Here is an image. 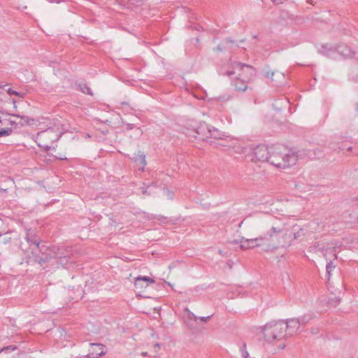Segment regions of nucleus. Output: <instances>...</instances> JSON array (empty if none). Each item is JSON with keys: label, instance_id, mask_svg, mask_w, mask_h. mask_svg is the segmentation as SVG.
<instances>
[{"label": "nucleus", "instance_id": "b1692460", "mask_svg": "<svg viewBox=\"0 0 358 358\" xmlns=\"http://www.w3.org/2000/svg\"><path fill=\"white\" fill-rule=\"evenodd\" d=\"M334 268H335V265H334L332 263V261L330 260L329 262H328L326 266L327 273L328 275V281L329 280V278H330L331 272L332 269Z\"/></svg>", "mask_w": 358, "mask_h": 358}, {"label": "nucleus", "instance_id": "de8ad7c7", "mask_svg": "<svg viewBox=\"0 0 358 358\" xmlns=\"http://www.w3.org/2000/svg\"><path fill=\"white\" fill-rule=\"evenodd\" d=\"M13 103L14 104V108L16 109V106H15V101L14 99H13Z\"/></svg>", "mask_w": 358, "mask_h": 358}, {"label": "nucleus", "instance_id": "864d4df0", "mask_svg": "<svg viewBox=\"0 0 358 358\" xmlns=\"http://www.w3.org/2000/svg\"><path fill=\"white\" fill-rule=\"evenodd\" d=\"M123 110H126V111H127V110H127V108H123Z\"/></svg>", "mask_w": 358, "mask_h": 358}, {"label": "nucleus", "instance_id": "412c9836", "mask_svg": "<svg viewBox=\"0 0 358 358\" xmlns=\"http://www.w3.org/2000/svg\"><path fill=\"white\" fill-rule=\"evenodd\" d=\"M78 89L84 94H87L92 96L93 93L91 89L87 85L86 83H80L78 85Z\"/></svg>", "mask_w": 358, "mask_h": 358}, {"label": "nucleus", "instance_id": "4c0bfd02", "mask_svg": "<svg viewBox=\"0 0 358 358\" xmlns=\"http://www.w3.org/2000/svg\"><path fill=\"white\" fill-rule=\"evenodd\" d=\"M134 128V124H130V123H128L127 124V129H132Z\"/></svg>", "mask_w": 358, "mask_h": 358}, {"label": "nucleus", "instance_id": "603ef678", "mask_svg": "<svg viewBox=\"0 0 358 358\" xmlns=\"http://www.w3.org/2000/svg\"><path fill=\"white\" fill-rule=\"evenodd\" d=\"M308 2H309V3H312V0H308Z\"/></svg>", "mask_w": 358, "mask_h": 358}, {"label": "nucleus", "instance_id": "6ab92c4d", "mask_svg": "<svg viewBox=\"0 0 358 358\" xmlns=\"http://www.w3.org/2000/svg\"><path fill=\"white\" fill-rule=\"evenodd\" d=\"M6 114L8 115H11L13 117L20 118V122L21 124H22V127H24V125H29V124H31V122L34 121V120L32 118H30L29 117L26 116V115H20L19 114H14V113H6Z\"/></svg>", "mask_w": 358, "mask_h": 358}, {"label": "nucleus", "instance_id": "49530a36", "mask_svg": "<svg viewBox=\"0 0 358 358\" xmlns=\"http://www.w3.org/2000/svg\"><path fill=\"white\" fill-rule=\"evenodd\" d=\"M317 332H318V329H316L315 330L313 331V334H317Z\"/></svg>", "mask_w": 358, "mask_h": 358}, {"label": "nucleus", "instance_id": "ddd939ff", "mask_svg": "<svg viewBox=\"0 0 358 358\" xmlns=\"http://www.w3.org/2000/svg\"><path fill=\"white\" fill-rule=\"evenodd\" d=\"M250 80L241 78V76H238L233 82L232 85L235 90L238 92H244L248 88V83Z\"/></svg>", "mask_w": 358, "mask_h": 358}, {"label": "nucleus", "instance_id": "f8f14e48", "mask_svg": "<svg viewBox=\"0 0 358 358\" xmlns=\"http://www.w3.org/2000/svg\"><path fill=\"white\" fill-rule=\"evenodd\" d=\"M154 279L148 276H138L136 278L134 286L136 289L147 287L150 284L154 283Z\"/></svg>", "mask_w": 358, "mask_h": 358}, {"label": "nucleus", "instance_id": "423d86ee", "mask_svg": "<svg viewBox=\"0 0 358 358\" xmlns=\"http://www.w3.org/2000/svg\"><path fill=\"white\" fill-rule=\"evenodd\" d=\"M231 66L233 69H238L241 73H239V76L243 77L245 80H250L252 78L256 75V70L254 67L250 65L234 62L231 63Z\"/></svg>", "mask_w": 358, "mask_h": 358}, {"label": "nucleus", "instance_id": "37998d69", "mask_svg": "<svg viewBox=\"0 0 358 358\" xmlns=\"http://www.w3.org/2000/svg\"><path fill=\"white\" fill-rule=\"evenodd\" d=\"M285 348V344L283 343L282 345H280L278 348L280 349V350H283L284 348Z\"/></svg>", "mask_w": 358, "mask_h": 358}, {"label": "nucleus", "instance_id": "aec40b11", "mask_svg": "<svg viewBox=\"0 0 358 358\" xmlns=\"http://www.w3.org/2000/svg\"><path fill=\"white\" fill-rule=\"evenodd\" d=\"M209 138H213L215 139H222L224 136L217 129L210 126V131H208Z\"/></svg>", "mask_w": 358, "mask_h": 358}, {"label": "nucleus", "instance_id": "e433bc0d", "mask_svg": "<svg viewBox=\"0 0 358 358\" xmlns=\"http://www.w3.org/2000/svg\"><path fill=\"white\" fill-rule=\"evenodd\" d=\"M215 50L217 52H222V51H224V48L220 45H219L215 48Z\"/></svg>", "mask_w": 358, "mask_h": 358}, {"label": "nucleus", "instance_id": "5fc2aeb1", "mask_svg": "<svg viewBox=\"0 0 358 358\" xmlns=\"http://www.w3.org/2000/svg\"><path fill=\"white\" fill-rule=\"evenodd\" d=\"M154 358H160L158 356H155Z\"/></svg>", "mask_w": 358, "mask_h": 358}, {"label": "nucleus", "instance_id": "c9c22d12", "mask_svg": "<svg viewBox=\"0 0 358 358\" xmlns=\"http://www.w3.org/2000/svg\"><path fill=\"white\" fill-rule=\"evenodd\" d=\"M241 242H242V238H241V239H236V240H234V241H231V243L232 244L238 245L241 247Z\"/></svg>", "mask_w": 358, "mask_h": 358}, {"label": "nucleus", "instance_id": "7c9ffc66", "mask_svg": "<svg viewBox=\"0 0 358 358\" xmlns=\"http://www.w3.org/2000/svg\"><path fill=\"white\" fill-rule=\"evenodd\" d=\"M188 317L190 320H194V321H196L199 320V317L195 315L193 313L189 311Z\"/></svg>", "mask_w": 358, "mask_h": 358}, {"label": "nucleus", "instance_id": "4468645a", "mask_svg": "<svg viewBox=\"0 0 358 358\" xmlns=\"http://www.w3.org/2000/svg\"><path fill=\"white\" fill-rule=\"evenodd\" d=\"M132 159L136 164L137 166H138V169L143 171V169L146 165L145 155L144 152L138 151L137 153L134 154Z\"/></svg>", "mask_w": 358, "mask_h": 358}, {"label": "nucleus", "instance_id": "6e6552de", "mask_svg": "<svg viewBox=\"0 0 358 358\" xmlns=\"http://www.w3.org/2000/svg\"><path fill=\"white\" fill-rule=\"evenodd\" d=\"M210 126L206 124L205 122L201 123L199 126L194 129L192 132L193 134L192 136L194 138H199V140H205L209 138L208 133L210 131Z\"/></svg>", "mask_w": 358, "mask_h": 358}, {"label": "nucleus", "instance_id": "a19ab883", "mask_svg": "<svg viewBox=\"0 0 358 358\" xmlns=\"http://www.w3.org/2000/svg\"><path fill=\"white\" fill-rule=\"evenodd\" d=\"M226 41L227 43H234V41L231 38H226Z\"/></svg>", "mask_w": 358, "mask_h": 358}, {"label": "nucleus", "instance_id": "6e6d98bb", "mask_svg": "<svg viewBox=\"0 0 358 358\" xmlns=\"http://www.w3.org/2000/svg\"><path fill=\"white\" fill-rule=\"evenodd\" d=\"M143 194H145V193H146V190L143 191Z\"/></svg>", "mask_w": 358, "mask_h": 358}, {"label": "nucleus", "instance_id": "a211bd4d", "mask_svg": "<svg viewBox=\"0 0 358 358\" xmlns=\"http://www.w3.org/2000/svg\"><path fill=\"white\" fill-rule=\"evenodd\" d=\"M256 242L257 241L255 238H245L244 237H242L241 248L243 250H249L257 248Z\"/></svg>", "mask_w": 358, "mask_h": 358}, {"label": "nucleus", "instance_id": "58836bf2", "mask_svg": "<svg viewBox=\"0 0 358 358\" xmlns=\"http://www.w3.org/2000/svg\"><path fill=\"white\" fill-rule=\"evenodd\" d=\"M10 239V237H4L2 240H1L0 241L1 242H3L4 243H6V242L9 241V240Z\"/></svg>", "mask_w": 358, "mask_h": 358}, {"label": "nucleus", "instance_id": "393cba45", "mask_svg": "<svg viewBox=\"0 0 358 358\" xmlns=\"http://www.w3.org/2000/svg\"><path fill=\"white\" fill-rule=\"evenodd\" d=\"M241 356L243 358H255V357H251L250 356L248 352L246 350V344L245 343H244L243 345V346L241 347Z\"/></svg>", "mask_w": 358, "mask_h": 358}, {"label": "nucleus", "instance_id": "1a4fd4ad", "mask_svg": "<svg viewBox=\"0 0 358 358\" xmlns=\"http://www.w3.org/2000/svg\"><path fill=\"white\" fill-rule=\"evenodd\" d=\"M269 148L265 145H259L254 149V157L257 161L267 162L269 157Z\"/></svg>", "mask_w": 358, "mask_h": 358}, {"label": "nucleus", "instance_id": "9d476101", "mask_svg": "<svg viewBox=\"0 0 358 358\" xmlns=\"http://www.w3.org/2000/svg\"><path fill=\"white\" fill-rule=\"evenodd\" d=\"M106 347L101 343H90L89 353L85 356L87 358H98L106 354Z\"/></svg>", "mask_w": 358, "mask_h": 358}, {"label": "nucleus", "instance_id": "c756f323", "mask_svg": "<svg viewBox=\"0 0 358 358\" xmlns=\"http://www.w3.org/2000/svg\"><path fill=\"white\" fill-rule=\"evenodd\" d=\"M6 113H6V112H4V111H3V110H0V124H1V125H3V121H6V118H3L2 115H4V114H5V115H8Z\"/></svg>", "mask_w": 358, "mask_h": 358}, {"label": "nucleus", "instance_id": "4d7b16f0", "mask_svg": "<svg viewBox=\"0 0 358 358\" xmlns=\"http://www.w3.org/2000/svg\"><path fill=\"white\" fill-rule=\"evenodd\" d=\"M1 352V350H0V353Z\"/></svg>", "mask_w": 358, "mask_h": 358}, {"label": "nucleus", "instance_id": "f3484780", "mask_svg": "<svg viewBox=\"0 0 358 358\" xmlns=\"http://www.w3.org/2000/svg\"><path fill=\"white\" fill-rule=\"evenodd\" d=\"M26 240L30 245H34V247L31 249V251L34 250H40L39 241L37 239H35L34 234L29 230L27 232L26 234Z\"/></svg>", "mask_w": 358, "mask_h": 358}, {"label": "nucleus", "instance_id": "79ce46f5", "mask_svg": "<svg viewBox=\"0 0 358 358\" xmlns=\"http://www.w3.org/2000/svg\"><path fill=\"white\" fill-rule=\"evenodd\" d=\"M48 1H50V3H59L60 2V0H48Z\"/></svg>", "mask_w": 358, "mask_h": 358}, {"label": "nucleus", "instance_id": "0eeeda50", "mask_svg": "<svg viewBox=\"0 0 358 358\" xmlns=\"http://www.w3.org/2000/svg\"><path fill=\"white\" fill-rule=\"evenodd\" d=\"M314 247L316 251H320L323 254V256L327 260L329 259L328 257L329 255L334 257V259L337 258L336 247L333 243L322 242L318 243L317 246L315 245Z\"/></svg>", "mask_w": 358, "mask_h": 358}, {"label": "nucleus", "instance_id": "473e14b6", "mask_svg": "<svg viewBox=\"0 0 358 358\" xmlns=\"http://www.w3.org/2000/svg\"><path fill=\"white\" fill-rule=\"evenodd\" d=\"M220 74L230 77L234 74V71H227L225 72L220 73Z\"/></svg>", "mask_w": 358, "mask_h": 358}, {"label": "nucleus", "instance_id": "5701e85b", "mask_svg": "<svg viewBox=\"0 0 358 358\" xmlns=\"http://www.w3.org/2000/svg\"><path fill=\"white\" fill-rule=\"evenodd\" d=\"M8 124H10L11 127L10 128H12L13 130L14 129H17L22 127V124H21L20 122H16L15 120H8Z\"/></svg>", "mask_w": 358, "mask_h": 358}, {"label": "nucleus", "instance_id": "cd10ccee", "mask_svg": "<svg viewBox=\"0 0 358 358\" xmlns=\"http://www.w3.org/2000/svg\"><path fill=\"white\" fill-rule=\"evenodd\" d=\"M340 299L336 297L335 299H330L329 303L334 306H336L340 303Z\"/></svg>", "mask_w": 358, "mask_h": 358}, {"label": "nucleus", "instance_id": "9b49d317", "mask_svg": "<svg viewBox=\"0 0 358 358\" xmlns=\"http://www.w3.org/2000/svg\"><path fill=\"white\" fill-rule=\"evenodd\" d=\"M264 76L270 78L273 85L276 86H280L285 82L284 73L278 71L267 70Z\"/></svg>", "mask_w": 358, "mask_h": 358}, {"label": "nucleus", "instance_id": "39448f33", "mask_svg": "<svg viewBox=\"0 0 358 358\" xmlns=\"http://www.w3.org/2000/svg\"><path fill=\"white\" fill-rule=\"evenodd\" d=\"M280 229L282 230L280 235V237L282 238V241L280 242L282 246L289 245L293 240L303 235V229L298 226H293L290 229L284 224L282 227H280Z\"/></svg>", "mask_w": 358, "mask_h": 358}, {"label": "nucleus", "instance_id": "ea45409f", "mask_svg": "<svg viewBox=\"0 0 358 358\" xmlns=\"http://www.w3.org/2000/svg\"><path fill=\"white\" fill-rule=\"evenodd\" d=\"M24 94H25L24 93L19 92H17V94H15V96H17L21 98L24 97Z\"/></svg>", "mask_w": 358, "mask_h": 358}, {"label": "nucleus", "instance_id": "c03bdc74", "mask_svg": "<svg viewBox=\"0 0 358 358\" xmlns=\"http://www.w3.org/2000/svg\"><path fill=\"white\" fill-rule=\"evenodd\" d=\"M8 120H7V119H6V121H3V125H7V124H8Z\"/></svg>", "mask_w": 358, "mask_h": 358}, {"label": "nucleus", "instance_id": "a878e982", "mask_svg": "<svg viewBox=\"0 0 358 358\" xmlns=\"http://www.w3.org/2000/svg\"><path fill=\"white\" fill-rule=\"evenodd\" d=\"M351 77L352 80L358 81V64L352 69Z\"/></svg>", "mask_w": 358, "mask_h": 358}, {"label": "nucleus", "instance_id": "2eb2a0df", "mask_svg": "<svg viewBox=\"0 0 358 358\" xmlns=\"http://www.w3.org/2000/svg\"><path fill=\"white\" fill-rule=\"evenodd\" d=\"M336 53H338L344 57H351L355 55V52L346 45H336Z\"/></svg>", "mask_w": 358, "mask_h": 358}, {"label": "nucleus", "instance_id": "7ed1b4c3", "mask_svg": "<svg viewBox=\"0 0 358 358\" xmlns=\"http://www.w3.org/2000/svg\"><path fill=\"white\" fill-rule=\"evenodd\" d=\"M268 162L278 168H286L295 164L298 155L295 152L290 153L283 145L278 144L269 148Z\"/></svg>", "mask_w": 358, "mask_h": 358}, {"label": "nucleus", "instance_id": "72a5a7b5", "mask_svg": "<svg viewBox=\"0 0 358 358\" xmlns=\"http://www.w3.org/2000/svg\"><path fill=\"white\" fill-rule=\"evenodd\" d=\"M213 315L207 316V317H199V320H200L202 322H207L211 317Z\"/></svg>", "mask_w": 358, "mask_h": 358}, {"label": "nucleus", "instance_id": "dca6fc26", "mask_svg": "<svg viewBox=\"0 0 358 358\" xmlns=\"http://www.w3.org/2000/svg\"><path fill=\"white\" fill-rule=\"evenodd\" d=\"M319 52L327 57H333L336 54V46L331 44H324L319 49Z\"/></svg>", "mask_w": 358, "mask_h": 358}, {"label": "nucleus", "instance_id": "20e7f679", "mask_svg": "<svg viewBox=\"0 0 358 358\" xmlns=\"http://www.w3.org/2000/svg\"><path fill=\"white\" fill-rule=\"evenodd\" d=\"M281 232H282V230L280 229V226L272 227L267 234L255 238L257 241L256 245L266 252L276 249L280 245L278 238Z\"/></svg>", "mask_w": 358, "mask_h": 358}, {"label": "nucleus", "instance_id": "f704fd0d", "mask_svg": "<svg viewBox=\"0 0 358 358\" xmlns=\"http://www.w3.org/2000/svg\"><path fill=\"white\" fill-rule=\"evenodd\" d=\"M16 349V347L15 346H13V345H9V346H7V347H5V348H3L2 349H1L0 350H1V352L4 351V350H14Z\"/></svg>", "mask_w": 358, "mask_h": 358}, {"label": "nucleus", "instance_id": "f257e3e1", "mask_svg": "<svg viewBox=\"0 0 358 358\" xmlns=\"http://www.w3.org/2000/svg\"><path fill=\"white\" fill-rule=\"evenodd\" d=\"M301 322L296 318H291L285 322L279 320L268 322L259 329V339L266 343L273 344L284 339L287 335L292 336L296 333Z\"/></svg>", "mask_w": 358, "mask_h": 358}, {"label": "nucleus", "instance_id": "a18cd8bd", "mask_svg": "<svg viewBox=\"0 0 358 358\" xmlns=\"http://www.w3.org/2000/svg\"><path fill=\"white\" fill-rule=\"evenodd\" d=\"M121 104L123 106H128V103L127 102H122Z\"/></svg>", "mask_w": 358, "mask_h": 358}, {"label": "nucleus", "instance_id": "c85d7f7f", "mask_svg": "<svg viewBox=\"0 0 358 358\" xmlns=\"http://www.w3.org/2000/svg\"><path fill=\"white\" fill-rule=\"evenodd\" d=\"M155 218L157 220H158L159 221L162 222L164 223H168L169 222L168 218L164 217V216H162V215H157V216L155 217Z\"/></svg>", "mask_w": 358, "mask_h": 358}, {"label": "nucleus", "instance_id": "f03ea898", "mask_svg": "<svg viewBox=\"0 0 358 358\" xmlns=\"http://www.w3.org/2000/svg\"><path fill=\"white\" fill-rule=\"evenodd\" d=\"M40 250H34L31 252V254H27L26 257V262L27 264H33L38 263L40 265H43L47 263L52 258H59L60 264H63V259L67 257V251L63 248H59L53 246L50 248H46L45 247L40 248ZM29 253V252H27Z\"/></svg>", "mask_w": 358, "mask_h": 358}, {"label": "nucleus", "instance_id": "bb28decb", "mask_svg": "<svg viewBox=\"0 0 358 358\" xmlns=\"http://www.w3.org/2000/svg\"><path fill=\"white\" fill-rule=\"evenodd\" d=\"M164 193L168 199L172 200L173 199L174 193L171 190L169 189H164Z\"/></svg>", "mask_w": 358, "mask_h": 358}, {"label": "nucleus", "instance_id": "4be33fe9", "mask_svg": "<svg viewBox=\"0 0 358 358\" xmlns=\"http://www.w3.org/2000/svg\"><path fill=\"white\" fill-rule=\"evenodd\" d=\"M13 133L12 128H3L0 129V137L1 136H10Z\"/></svg>", "mask_w": 358, "mask_h": 358}, {"label": "nucleus", "instance_id": "3c124183", "mask_svg": "<svg viewBox=\"0 0 358 358\" xmlns=\"http://www.w3.org/2000/svg\"><path fill=\"white\" fill-rule=\"evenodd\" d=\"M155 346H157V347L159 348V343H156V344H155Z\"/></svg>", "mask_w": 358, "mask_h": 358}, {"label": "nucleus", "instance_id": "09e8293b", "mask_svg": "<svg viewBox=\"0 0 358 358\" xmlns=\"http://www.w3.org/2000/svg\"><path fill=\"white\" fill-rule=\"evenodd\" d=\"M147 354H148V353H147L146 352H142V353H141V355H142V356H146V355H147Z\"/></svg>", "mask_w": 358, "mask_h": 358}, {"label": "nucleus", "instance_id": "2f4dec72", "mask_svg": "<svg viewBox=\"0 0 358 358\" xmlns=\"http://www.w3.org/2000/svg\"><path fill=\"white\" fill-rule=\"evenodd\" d=\"M9 95H15V94H17V91L13 90L10 87H8V89L5 90Z\"/></svg>", "mask_w": 358, "mask_h": 358}, {"label": "nucleus", "instance_id": "8fccbe9b", "mask_svg": "<svg viewBox=\"0 0 358 358\" xmlns=\"http://www.w3.org/2000/svg\"><path fill=\"white\" fill-rule=\"evenodd\" d=\"M356 110L358 111V103H356Z\"/></svg>", "mask_w": 358, "mask_h": 358}]
</instances>
